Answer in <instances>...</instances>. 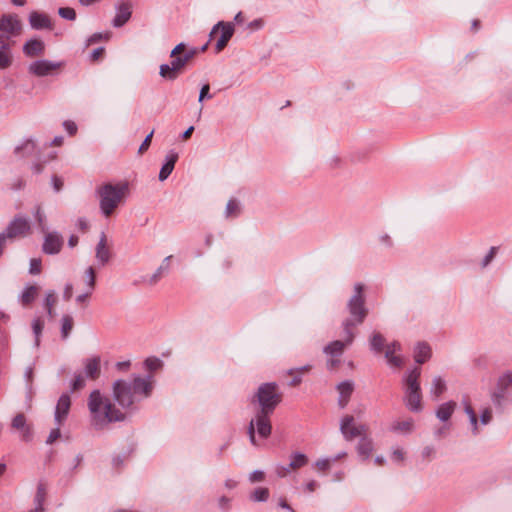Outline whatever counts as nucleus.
<instances>
[{
	"mask_svg": "<svg viewBox=\"0 0 512 512\" xmlns=\"http://www.w3.org/2000/svg\"><path fill=\"white\" fill-rule=\"evenodd\" d=\"M413 428H414V421H413V419L409 418L404 421L394 422L391 425L390 430L392 432L408 434V433L412 432Z\"/></svg>",
	"mask_w": 512,
	"mask_h": 512,
	"instance_id": "obj_32",
	"label": "nucleus"
},
{
	"mask_svg": "<svg viewBox=\"0 0 512 512\" xmlns=\"http://www.w3.org/2000/svg\"><path fill=\"white\" fill-rule=\"evenodd\" d=\"M462 404L464 406V412L469 418L472 434L476 436L479 434L477 415L468 400L464 399L462 401Z\"/></svg>",
	"mask_w": 512,
	"mask_h": 512,
	"instance_id": "obj_30",
	"label": "nucleus"
},
{
	"mask_svg": "<svg viewBox=\"0 0 512 512\" xmlns=\"http://www.w3.org/2000/svg\"><path fill=\"white\" fill-rule=\"evenodd\" d=\"M132 4L121 2L116 5V14L112 21V25L116 28L124 26L131 18Z\"/></svg>",
	"mask_w": 512,
	"mask_h": 512,
	"instance_id": "obj_17",
	"label": "nucleus"
},
{
	"mask_svg": "<svg viewBox=\"0 0 512 512\" xmlns=\"http://www.w3.org/2000/svg\"><path fill=\"white\" fill-rule=\"evenodd\" d=\"M240 214V205L237 200L230 199L226 205L225 217H237Z\"/></svg>",
	"mask_w": 512,
	"mask_h": 512,
	"instance_id": "obj_40",
	"label": "nucleus"
},
{
	"mask_svg": "<svg viewBox=\"0 0 512 512\" xmlns=\"http://www.w3.org/2000/svg\"><path fill=\"white\" fill-rule=\"evenodd\" d=\"M144 364L149 371H155L161 367L162 362L160 359H158L156 357H151V358H147L145 360Z\"/></svg>",
	"mask_w": 512,
	"mask_h": 512,
	"instance_id": "obj_48",
	"label": "nucleus"
},
{
	"mask_svg": "<svg viewBox=\"0 0 512 512\" xmlns=\"http://www.w3.org/2000/svg\"><path fill=\"white\" fill-rule=\"evenodd\" d=\"M210 86L209 84H205L201 87L198 101L201 103L204 99H211L212 95L209 93Z\"/></svg>",
	"mask_w": 512,
	"mask_h": 512,
	"instance_id": "obj_57",
	"label": "nucleus"
},
{
	"mask_svg": "<svg viewBox=\"0 0 512 512\" xmlns=\"http://www.w3.org/2000/svg\"><path fill=\"white\" fill-rule=\"evenodd\" d=\"M63 126L70 135H74L77 131V126L73 121H65Z\"/></svg>",
	"mask_w": 512,
	"mask_h": 512,
	"instance_id": "obj_62",
	"label": "nucleus"
},
{
	"mask_svg": "<svg viewBox=\"0 0 512 512\" xmlns=\"http://www.w3.org/2000/svg\"><path fill=\"white\" fill-rule=\"evenodd\" d=\"M184 50H185V44L179 43L172 49V51L170 53V57L175 58V56H182L181 54L184 52Z\"/></svg>",
	"mask_w": 512,
	"mask_h": 512,
	"instance_id": "obj_61",
	"label": "nucleus"
},
{
	"mask_svg": "<svg viewBox=\"0 0 512 512\" xmlns=\"http://www.w3.org/2000/svg\"><path fill=\"white\" fill-rule=\"evenodd\" d=\"M34 217L39 225L42 232L46 231L45 214L40 206H37L34 212Z\"/></svg>",
	"mask_w": 512,
	"mask_h": 512,
	"instance_id": "obj_46",
	"label": "nucleus"
},
{
	"mask_svg": "<svg viewBox=\"0 0 512 512\" xmlns=\"http://www.w3.org/2000/svg\"><path fill=\"white\" fill-rule=\"evenodd\" d=\"M356 449L363 460L369 459L374 449L373 440L370 437L363 436L360 438Z\"/></svg>",
	"mask_w": 512,
	"mask_h": 512,
	"instance_id": "obj_26",
	"label": "nucleus"
},
{
	"mask_svg": "<svg viewBox=\"0 0 512 512\" xmlns=\"http://www.w3.org/2000/svg\"><path fill=\"white\" fill-rule=\"evenodd\" d=\"M100 357L99 356H93L91 358H87L84 361V371L86 374V377L90 379H97L100 375Z\"/></svg>",
	"mask_w": 512,
	"mask_h": 512,
	"instance_id": "obj_22",
	"label": "nucleus"
},
{
	"mask_svg": "<svg viewBox=\"0 0 512 512\" xmlns=\"http://www.w3.org/2000/svg\"><path fill=\"white\" fill-rule=\"evenodd\" d=\"M492 420V411L490 408H485L480 415V422L482 425H487Z\"/></svg>",
	"mask_w": 512,
	"mask_h": 512,
	"instance_id": "obj_54",
	"label": "nucleus"
},
{
	"mask_svg": "<svg viewBox=\"0 0 512 512\" xmlns=\"http://www.w3.org/2000/svg\"><path fill=\"white\" fill-rule=\"evenodd\" d=\"M73 324L74 321L71 315H63L61 319V336L63 339H66L69 336L71 330L73 329Z\"/></svg>",
	"mask_w": 512,
	"mask_h": 512,
	"instance_id": "obj_36",
	"label": "nucleus"
},
{
	"mask_svg": "<svg viewBox=\"0 0 512 512\" xmlns=\"http://www.w3.org/2000/svg\"><path fill=\"white\" fill-rule=\"evenodd\" d=\"M128 193V183L117 184L106 183L97 188L96 194L99 197V206L105 217L112 215L114 210L123 201Z\"/></svg>",
	"mask_w": 512,
	"mask_h": 512,
	"instance_id": "obj_5",
	"label": "nucleus"
},
{
	"mask_svg": "<svg viewBox=\"0 0 512 512\" xmlns=\"http://www.w3.org/2000/svg\"><path fill=\"white\" fill-rule=\"evenodd\" d=\"M511 385L512 371H507L498 378L496 388L491 395V400L497 408L503 409L507 400L506 391Z\"/></svg>",
	"mask_w": 512,
	"mask_h": 512,
	"instance_id": "obj_10",
	"label": "nucleus"
},
{
	"mask_svg": "<svg viewBox=\"0 0 512 512\" xmlns=\"http://www.w3.org/2000/svg\"><path fill=\"white\" fill-rule=\"evenodd\" d=\"M11 427L20 433V437L23 441H31L33 432L30 425L27 424L26 417L23 413H18L11 422Z\"/></svg>",
	"mask_w": 512,
	"mask_h": 512,
	"instance_id": "obj_15",
	"label": "nucleus"
},
{
	"mask_svg": "<svg viewBox=\"0 0 512 512\" xmlns=\"http://www.w3.org/2000/svg\"><path fill=\"white\" fill-rule=\"evenodd\" d=\"M46 498V486L43 482H40L37 486V491L34 498L35 508L30 512H43V504Z\"/></svg>",
	"mask_w": 512,
	"mask_h": 512,
	"instance_id": "obj_31",
	"label": "nucleus"
},
{
	"mask_svg": "<svg viewBox=\"0 0 512 512\" xmlns=\"http://www.w3.org/2000/svg\"><path fill=\"white\" fill-rule=\"evenodd\" d=\"M336 390L339 394L337 404L340 409H344L348 405L355 390V383L352 380H344L337 384Z\"/></svg>",
	"mask_w": 512,
	"mask_h": 512,
	"instance_id": "obj_13",
	"label": "nucleus"
},
{
	"mask_svg": "<svg viewBox=\"0 0 512 512\" xmlns=\"http://www.w3.org/2000/svg\"><path fill=\"white\" fill-rule=\"evenodd\" d=\"M44 328V321L41 318H35L32 321V330L35 336V347H39L40 345V336L42 334Z\"/></svg>",
	"mask_w": 512,
	"mask_h": 512,
	"instance_id": "obj_39",
	"label": "nucleus"
},
{
	"mask_svg": "<svg viewBox=\"0 0 512 512\" xmlns=\"http://www.w3.org/2000/svg\"><path fill=\"white\" fill-rule=\"evenodd\" d=\"M73 285L71 283H67L64 288L63 298L65 300H69L72 297Z\"/></svg>",
	"mask_w": 512,
	"mask_h": 512,
	"instance_id": "obj_64",
	"label": "nucleus"
},
{
	"mask_svg": "<svg viewBox=\"0 0 512 512\" xmlns=\"http://www.w3.org/2000/svg\"><path fill=\"white\" fill-rule=\"evenodd\" d=\"M420 376L421 369L419 367H415L407 371L403 378V401L408 410L416 413L422 410V392L419 382Z\"/></svg>",
	"mask_w": 512,
	"mask_h": 512,
	"instance_id": "obj_6",
	"label": "nucleus"
},
{
	"mask_svg": "<svg viewBox=\"0 0 512 512\" xmlns=\"http://www.w3.org/2000/svg\"><path fill=\"white\" fill-rule=\"evenodd\" d=\"M495 254H496V248L495 247H491L489 252H488V254L482 260V266L486 267L492 261V259L494 258Z\"/></svg>",
	"mask_w": 512,
	"mask_h": 512,
	"instance_id": "obj_60",
	"label": "nucleus"
},
{
	"mask_svg": "<svg viewBox=\"0 0 512 512\" xmlns=\"http://www.w3.org/2000/svg\"><path fill=\"white\" fill-rule=\"evenodd\" d=\"M368 426L366 424H355V418L352 415H345L340 420V431L346 441H352L356 437L366 436Z\"/></svg>",
	"mask_w": 512,
	"mask_h": 512,
	"instance_id": "obj_9",
	"label": "nucleus"
},
{
	"mask_svg": "<svg viewBox=\"0 0 512 512\" xmlns=\"http://www.w3.org/2000/svg\"><path fill=\"white\" fill-rule=\"evenodd\" d=\"M90 412V422L94 429L103 430L113 422L125 420V414L117 409L111 400L99 390H93L87 402Z\"/></svg>",
	"mask_w": 512,
	"mask_h": 512,
	"instance_id": "obj_2",
	"label": "nucleus"
},
{
	"mask_svg": "<svg viewBox=\"0 0 512 512\" xmlns=\"http://www.w3.org/2000/svg\"><path fill=\"white\" fill-rule=\"evenodd\" d=\"M456 406H457V404L454 401H448V402L442 403L436 409V412H435L436 417L441 422H447L451 418L452 414L454 413Z\"/></svg>",
	"mask_w": 512,
	"mask_h": 512,
	"instance_id": "obj_25",
	"label": "nucleus"
},
{
	"mask_svg": "<svg viewBox=\"0 0 512 512\" xmlns=\"http://www.w3.org/2000/svg\"><path fill=\"white\" fill-rule=\"evenodd\" d=\"M264 479V472L263 471H260V470H255L253 471L250 476H249V480L250 482L252 483H255V482H260Z\"/></svg>",
	"mask_w": 512,
	"mask_h": 512,
	"instance_id": "obj_59",
	"label": "nucleus"
},
{
	"mask_svg": "<svg viewBox=\"0 0 512 512\" xmlns=\"http://www.w3.org/2000/svg\"><path fill=\"white\" fill-rule=\"evenodd\" d=\"M30 228L28 218L23 215H17L9 222L6 229L0 235L5 241L23 238L29 234Z\"/></svg>",
	"mask_w": 512,
	"mask_h": 512,
	"instance_id": "obj_7",
	"label": "nucleus"
},
{
	"mask_svg": "<svg viewBox=\"0 0 512 512\" xmlns=\"http://www.w3.org/2000/svg\"><path fill=\"white\" fill-rule=\"evenodd\" d=\"M159 74L161 77L169 80H175L178 76L175 70L172 69L171 64L160 65Z\"/></svg>",
	"mask_w": 512,
	"mask_h": 512,
	"instance_id": "obj_42",
	"label": "nucleus"
},
{
	"mask_svg": "<svg viewBox=\"0 0 512 512\" xmlns=\"http://www.w3.org/2000/svg\"><path fill=\"white\" fill-rule=\"evenodd\" d=\"M60 426L58 425L56 428L52 429L47 437L46 443L52 444L60 437Z\"/></svg>",
	"mask_w": 512,
	"mask_h": 512,
	"instance_id": "obj_56",
	"label": "nucleus"
},
{
	"mask_svg": "<svg viewBox=\"0 0 512 512\" xmlns=\"http://www.w3.org/2000/svg\"><path fill=\"white\" fill-rule=\"evenodd\" d=\"M178 160V154L171 150L165 157V163L162 165L160 172H159V180L164 181L166 180L169 175L172 173L175 163Z\"/></svg>",
	"mask_w": 512,
	"mask_h": 512,
	"instance_id": "obj_18",
	"label": "nucleus"
},
{
	"mask_svg": "<svg viewBox=\"0 0 512 512\" xmlns=\"http://www.w3.org/2000/svg\"><path fill=\"white\" fill-rule=\"evenodd\" d=\"M44 50V42L39 39H30L23 46V52L28 57L42 55L44 53Z\"/></svg>",
	"mask_w": 512,
	"mask_h": 512,
	"instance_id": "obj_21",
	"label": "nucleus"
},
{
	"mask_svg": "<svg viewBox=\"0 0 512 512\" xmlns=\"http://www.w3.org/2000/svg\"><path fill=\"white\" fill-rule=\"evenodd\" d=\"M63 246V238L57 232H48L43 243V252L49 255L58 254Z\"/></svg>",
	"mask_w": 512,
	"mask_h": 512,
	"instance_id": "obj_14",
	"label": "nucleus"
},
{
	"mask_svg": "<svg viewBox=\"0 0 512 512\" xmlns=\"http://www.w3.org/2000/svg\"><path fill=\"white\" fill-rule=\"evenodd\" d=\"M431 357V348L426 342H419L414 349L416 363L423 364Z\"/></svg>",
	"mask_w": 512,
	"mask_h": 512,
	"instance_id": "obj_27",
	"label": "nucleus"
},
{
	"mask_svg": "<svg viewBox=\"0 0 512 512\" xmlns=\"http://www.w3.org/2000/svg\"><path fill=\"white\" fill-rule=\"evenodd\" d=\"M150 379L149 376L147 379L134 377L132 381L116 380L112 386L114 400L123 409L132 408L135 403L151 395L152 383Z\"/></svg>",
	"mask_w": 512,
	"mask_h": 512,
	"instance_id": "obj_3",
	"label": "nucleus"
},
{
	"mask_svg": "<svg viewBox=\"0 0 512 512\" xmlns=\"http://www.w3.org/2000/svg\"><path fill=\"white\" fill-rule=\"evenodd\" d=\"M22 24L16 14L8 13L0 16V36L3 42L12 43L11 38L21 34Z\"/></svg>",
	"mask_w": 512,
	"mask_h": 512,
	"instance_id": "obj_8",
	"label": "nucleus"
},
{
	"mask_svg": "<svg viewBox=\"0 0 512 512\" xmlns=\"http://www.w3.org/2000/svg\"><path fill=\"white\" fill-rule=\"evenodd\" d=\"M61 67V63L59 62H52L50 60L41 59L32 62L28 66L29 73L37 76V77H44L51 75L54 71L58 70Z\"/></svg>",
	"mask_w": 512,
	"mask_h": 512,
	"instance_id": "obj_12",
	"label": "nucleus"
},
{
	"mask_svg": "<svg viewBox=\"0 0 512 512\" xmlns=\"http://www.w3.org/2000/svg\"><path fill=\"white\" fill-rule=\"evenodd\" d=\"M401 350V344L397 341L388 344L385 351V358H390V356L395 355L397 351Z\"/></svg>",
	"mask_w": 512,
	"mask_h": 512,
	"instance_id": "obj_49",
	"label": "nucleus"
},
{
	"mask_svg": "<svg viewBox=\"0 0 512 512\" xmlns=\"http://www.w3.org/2000/svg\"><path fill=\"white\" fill-rule=\"evenodd\" d=\"M446 389V382L442 377L436 376L433 378L430 393L435 397V399L439 398Z\"/></svg>",
	"mask_w": 512,
	"mask_h": 512,
	"instance_id": "obj_33",
	"label": "nucleus"
},
{
	"mask_svg": "<svg viewBox=\"0 0 512 512\" xmlns=\"http://www.w3.org/2000/svg\"><path fill=\"white\" fill-rule=\"evenodd\" d=\"M364 289V284L356 283L354 285L353 295L347 303L350 318L344 320L342 326L343 332L347 334L348 343H352L354 340L355 334L353 332V328L356 325L362 324L368 315V308L365 304Z\"/></svg>",
	"mask_w": 512,
	"mask_h": 512,
	"instance_id": "obj_4",
	"label": "nucleus"
},
{
	"mask_svg": "<svg viewBox=\"0 0 512 512\" xmlns=\"http://www.w3.org/2000/svg\"><path fill=\"white\" fill-rule=\"evenodd\" d=\"M344 340H335L329 343L324 347L323 352L332 357H339L343 354L346 346L351 345L352 343L347 342V334H345Z\"/></svg>",
	"mask_w": 512,
	"mask_h": 512,
	"instance_id": "obj_20",
	"label": "nucleus"
},
{
	"mask_svg": "<svg viewBox=\"0 0 512 512\" xmlns=\"http://www.w3.org/2000/svg\"><path fill=\"white\" fill-rule=\"evenodd\" d=\"M331 459L322 458L315 462V467L320 471H327L330 469Z\"/></svg>",
	"mask_w": 512,
	"mask_h": 512,
	"instance_id": "obj_52",
	"label": "nucleus"
},
{
	"mask_svg": "<svg viewBox=\"0 0 512 512\" xmlns=\"http://www.w3.org/2000/svg\"><path fill=\"white\" fill-rule=\"evenodd\" d=\"M219 30L221 31V35H220L219 39L217 40L216 47H215L217 53L221 52L226 47L229 40L232 38V36L234 34V26L230 22H223V21L218 22L216 25L213 26V28L209 34L210 39Z\"/></svg>",
	"mask_w": 512,
	"mask_h": 512,
	"instance_id": "obj_11",
	"label": "nucleus"
},
{
	"mask_svg": "<svg viewBox=\"0 0 512 512\" xmlns=\"http://www.w3.org/2000/svg\"><path fill=\"white\" fill-rule=\"evenodd\" d=\"M29 23L33 29H50L51 21L46 14L33 11L29 15Z\"/></svg>",
	"mask_w": 512,
	"mask_h": 512,
	"instance_id": "obj_19",
	"label": "nucleus"
},
{
	"mask_svg": "<svg viewBox=\"0 0 512 512\" xmlns=\"http://www.w3.org/2000/svg\"><path fill=\"white\" fill-rule=\"evenodd\" d=\"M57 298L54 291H48L44 300V307L49 317H54V305L56 304Z\"/></svg>",
	"mask_w": 512,
	"mask_h": 512,
	"instance_id": "obj_37",
	"label": "nucleus"
},
{
	"mask_svg": "<svg viewBox=\"0 0 512 512\" xmlns=\"http://www.w3.org/2000/svg\"><path fill=\"white\" fill-rule=\"evenodd\" d=\"M392 457L395 461L402 462L404 460V451L400 448L394 449Z\"/></svg>",
	"mask_w": 512,
	"mask_h": 512,
	"instance_id": "obj_63",
	"label": "nucleus"
},
{
	"mask_svg": "<svg viewBox=\"0 0 512 512\" xmlns=\"http://www.w3.org/2000/svg\"><path fill=\"white\" fill-rule=\"evenodd\" d=\"M71 406V399L68 393L62 394L57 402L54 419L57 425L61 426L66 419Z\"/></svg>",
	"mask_w": 512,
	"mask_h": 512,
	"instance_id": "obj_16",
	"label": "nucleus"
},
{
	"mask_svg": "<svg viewBox=\"0 0 512 512\" xmlns=\"http://www.w3.org/2000/svg\"><path fill=\"white\" fill-rule=\"evenodd\" d=\"M187 63V57L183 56H175V58H172V61L170 62L172 69L175 70L177 74L185 67Z\"/></svg>",
	"mask_w": 512,
	"mask_h": 512,
	"instance_id": "obj_44",
	"label": "nucleus"
},
{
	"mask_svg": "<svg viewBox=\"0 0 512 512\" xmlns=\"http://www.w3.org/2000/svg\"><path fill=\"white\" fill-rule=\"evenodd\" d=\"M385 344V338L380 333H373L370 339V347L376 353H379L383 350Z\"/></svg>",
	"mask_w": 512,
	"mask_h": 512,
	"instance_id": "obj_38",
	"label": "nucleus"
},
{
	"mask_svg": "<svg viewBox=\"0 0 512 512\" xmlns=\"http://www.w3.org/2000/svg\"><path fill=\"white\" fill-rule=\"evenodd\" d=\"M58 14L60 17L73 21L76 19V12L73 8L70 7H61L58 10Z\"/></svg>",
	"mask_w": 512,
	"mask_h": 512,
	"instance_id": "obj_47",
	"label": "nucleus"
},
{
	"mask_svg": "<svg viewBox=\"0 0 512 512\" xmlns=\"http://www.w3.org/2000/svg\"><path fill=\"white\" fill-rule=\"evenodd\" d=\"M85 377L82 374H76L71 382V392L80 390L85 387Z\"/></svg>",
	"mask_w": 512,
	"mask_h": 512,
	"instance_id": "obj_45",
	"label": "nucleus"
},
{
	"mask_svg": "<svg viewBox=\"0 0 512 512\" xmlns=\"http://www.w3.org/2000/svg\"><path fill=\"white\" fill-rule=\"evenodd\" d=\"M153 134H154V130H152L144 139V141L142 142V144L140 145L139 147V150L138 152L140 154L144 153L146 150H148L150 144H151V140H152V137H153Z\"/></svg>",
	"mask_w": 512,
	"mask_h": 512,
	"instance_id": "obj_55",
	"label": "nucleus"
},
{
	"mask_svg": "<svg viewBox=\"0 0 512 512\" xmlns=\"http://www.w3.org/2000/svg\"><path fill=\"white\" fill-rule=\"evenodd\" d=\"M41 272V260L37 258H33L30 260L29 273L32 275H37Z\"/></svg>",
	"mask_w": 512,
	"mask_h": 512,
	"instance_id": "obj_50",
	"label": "nucleus"
},
{
	"mask_svg": "<svg viewBox=\"0 0 512 512\" xmlns=\"http://www.w3.org/2000/svg\"><path fill=\"white\" fill-rule=\"evenodd\" d=\"M387 362L392 367H401L403 365V358L401 356L393 355L390 358H386Z\"/></svg>",
	"mask_w": 512,
	"mask_h": 512,
	"instance_id": "obj_58",
	"label": "nucleus"
},
{
	"mask_svg": "<svg viewBox=\"0 0 512 512\" xmlns=\"http://www.w3.org/2000/svg\"><path fill=\"white\" fill-rule=\"evenodd\" d=\"M109 38V34H102V33H94L92 34L86 41V46H90L96 42H99L103 39L107 40Z\"/></svg>",
	"mask_w": 512,
	"mask_h": 512,
	"instance_id": "obj_51",
	"label": "nucleus"
},
{
	"mask_svg": "<svg viewBox=\"0 0 512 512\" xmlns=\"http://www.w3.org/2000/svg\"><path fill=\"white\" fill-rule=\"evenodd\" d=\"M293 469L289 468V464L287 465H277L275 468V472L278 477L284 478L286 477Z\"/></svg>",
	"mask_w": 512,
	"mask_h": 512,
	"instance_id": "obj_53",
	"label": "nucleus"
},
{
	"mask_svg": "<svg viewBox=\"0 0 512 512\" xmlns=\"http://www.w3.org/2000/svg\"><path fill=\"white\" fill-rule=\"evenodd\" d=\"M111 253L107 247L106 235L102 233L100 240L96 246V258L102 264L105 265L109 262Z\"/></svg>",
	"mask_w": 512,
	"mask_h": 512,
	"instance_id": "obj_23",
	"label": "nucleus"
},
{
	"mask_svg": "<svg viewBox=\"0 0 512 512\" xmlns=\"http://www.w3.org/2000/svg\"><path fill=\"white\" fill-rule=\"evenodd\" d=\"M36 150V144L32 139L26 140L23 144L15 148V154L21 156L32 155Z\"/></svg>",
	"mask_w": 512,
	"mask_h": 512,
	"instance_id": "obj_35",
	"label": "nucleus"
},
{
	"mask_svg": "<svg viewBox=\"0 0 512 512\" xmlns=\"http://www.w3.org/2000/svg\"><path fill=\"white\" fill-rule=\"evenodd\" d=\"M172 259V255L167 256L162 261L161 265L157 268V270L152 274V276L148 280L149 285H155L161 277L168 273L170 270V263L169 261Z\"/></svg>",
	"mask_w": 512,
	"mask_h": 512,
	"instance_id": "obj_29",
	"label": "nucleus"
},
{
	"mask_svg": "<svg viewBox=\"0 0 512 512\" xmlns=\"http://www.w3.org/2000/svg\"><path fill=\"white\" fill-rule=\"evenodd\" d=\"M269 489L265 487L256 488L251 494V500L255 502H265L269 498Z\"/></svg>",
	"mask_w": 512,
	"mask_h": 512,
	"instance_id": "obj_41",
	"label": "nucleus"
},
{
	"mask_svg": "<svg viewBox=\"0 0 512 512\" xmlns=\"http://www.w3.org/2000/svg\"><path fill=\"white\" fill-rule=\"evenodd\" d=\"M39 288L36 285H28L19 296V301L23 306L30 305L38 296Z\"/></svg>",
	"mask_w": 512,
	"mask_h": 512,
	"instance_id": "obj_28",
	"label": "nucleus"
},
{
	"mask_svg": "<svg viewBox=\"0 0 512 512\" xmlns=\"http://www.w3.org/2000/svg\"><path fill=\"white\" fill-rule=\"evenodd\" d=\"M282 401V394L278 390V385L275 382H267L261 384L251 403L257 405L255 415L248 425V435L250 442L256 445L255 432L262 438H268L271 435L272 425L271 416L276 407Z\"/></svg>",
	"mask_w": 512,
	"mask_h": 512,
	"instance_id": "obj_1",
	"label": "nucleus"
},
{
	"mask_svg": "<svg viewBox=\"0 0 512 512\" xmlns=\"http://www.w3.org/2000/svg\"><path fill=\"white\" fill-rule=\"evenodd\" d=\"M85 278L87 282V289L90 291H94L95 283H96V275L93 267H88L85 271Z\"/></svg>",
	"mask_w": 512,
	"mask_h": 512,
	"instance_id": "obj_43",
	"label": "nucleus"
},
{
	"mask_svg": "<svg viewBox=\"0 0 512 512\" xmlns=\"http://www.w3.org/2000/svg\"><path fill=\"white\" fill-rule=\"evenodd\" d=\"M290 463L289 468H292L293 470H298L308 464V457L301 452H294L290 456Z\"/></svg>",
	"mask_w": 512,
	"mask_h": 512,
	"instance_id": "obj_34",
	"label": "nucleus"
},
{
	"mask_svg": "<svg viewBox=\"0 0 512 512\" xmlns=\"http://www.w3.org/2000/svg\"><path fill=\"white\" fill-rule=\"evenodd\" d=\"M2 38L0 36V69H6L12 64L11 46L13 43H5Z\"/></svg>",
	"mask_w": 512,
	"mask_h": 512,
	"instance_id": "obj_24",
	"label": "nucleus"
}]
</instances>
